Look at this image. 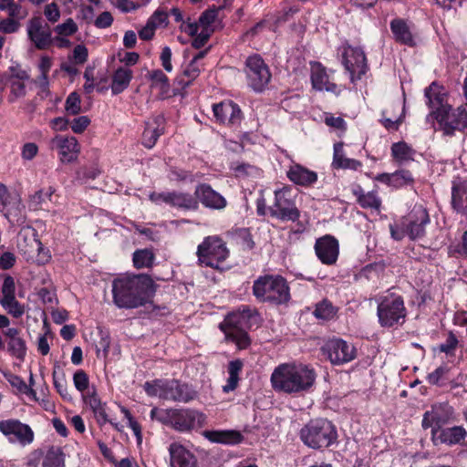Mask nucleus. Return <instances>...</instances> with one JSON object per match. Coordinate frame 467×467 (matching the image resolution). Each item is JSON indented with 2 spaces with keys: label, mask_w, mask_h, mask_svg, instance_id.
Wrapping results in <instances>:
<instances>
[{
  "label": "nucleus",
  "mask_w": 467,
  "mask_h": 467,
  "mask_svg": "<svg viewBox=\"0 0 467 467\" xmlns=\"http://www.w3.org/2000/svg\"><path fill=\"white\" fill-rule=\"evenodd\" d=\"M414 183V178L409 170H398L392 172L391 187L400 189Z\"/></svg>",
  "instance_id": "nucleus-42"
},
{
  "label": "nucleus",
  "mask_w": 467,
  "mask_h": 467,
  "mask_svg": "<svg viewBox=\"0 0 467 467\" xmlns=\"http://www.w3.org/2000/svg\"><path fill=\"white\" fill-rule=\"evenodd\" d=\"M322 350L334 365L348 363L357 357L356 348L351 343L341 338L328 340L322 348Z\"/></svg>",
  "instance_id": "nucleus-15"
},
{
  "label": "nucleus",
  "mask_w": 467,
  "mask_h": 467,
  "mask_svg": "<svg viewBox=\"0 0 467 467\" xmlns=\"http://www.w3.org/2000/svg\"><path fill=\"white\" fill-rule=\"evenodd\" d=\"M342 63L346 70L350 74V79L354 83L366 74L368 70L367 58L364 51L359 47L346 46L343 47Z\"/></svg>",
  "instance_id": "nucleus-14"
},
{
  "label": "nucleus",
  "mask_w": 467,
  "mask_h": 467,
  "mask_svg": "<svg viewBox=\"0 0 467 467\" xmlns=\"http://www.w3.org/2000/svg\"><path fill=\"white\" fill-rule=\"evenodd\" d=\"M78 27L72 18H67L64 23L55 26L54 31L61 36H70L78 31Z\"/></svg>",
  "instance_id": "nucleus-49"
},
{
  "label": "nucleus",
  "mask_w": 467,
  "mask_h": 467,
  "mask_svg": "<svg viewBox=\"0 0 467 467\" xmlns=\"http://www.w3.org/2000/svg\"><path fill=\"white\" fill-rule=\"evenodd\" d=\"M433 113L446 135H452L455 130L464 131L467 129V110L463 106L451 109L449 105L438 108Z\"/></svg>",
  "instance_id": "nucleus-10"
},
{
  "label": "nucleus",
  "mask_w": 467,
  "mask_h": 467,
  "mask_svg": "<svg viewBox=\"0 0 467 467\" xmlns=\"http://www.w3.org/2000/svg\"><path fill=\"white\" fill-rule=\"evenodd\" d=\"M194 194L198 201L207 208L220 210L226 206V200L208 184L198 185Z\"/></svg>",
  "instance_id": "nucleus-25"
},
{
  "label": "nucleus",
  "mask_w": 467,
  "mask_h": 467,
  "mask_svg": "<svg viewBox=\"0 0 467 467\" xmlns=\"http://www.w3.org/2000/svg\"><path fill=\"white\" fill-rule=\"evenodd\" d=\"M253 295L262 303L281 305L289 301L290 289L279 275H265L254 281Z\"/></svg>",
  "instance_id": "nucleus-4"
},
{
  "label": "nucleus",
  "mask_w": 467,
  "mask_h": 467,
  "mask_svg": "<svg viewBox=\"0 0 467 467\" xmlns=\"http://www.w3.org/2000/svg\"><path fill=\"white\" fill-rule=\"evenodd\" d=\"M150 418L179 432H190L202 428L206 420L202 412L189 408H153L150 410Z\"/></svg>",
  "instance_id": "nucleus-3"
},
{
  "label": "nucleus",
  "mask_w": 467,
  "mask_h": 467,
  "mask_svg": "<svg viewBox=\"0 0 467 467\" xmlns=\"http://www.w3.org/2000/svg\"><path fill=\"white\" fill-rule=\"evenodd\" d=\"M7 338L8 351L19 360H24L26 355V344L22 337L21 330L8 327L5 332Z\"/></svg>",
  "instance_id": "nucleus-26"
},
{
  "label": "nucleus",
  "mask_w": 467,
  "mask_h": 467,
  "mask_svg": "<svg viewBox=\"0 0 467 467\" xmlns=\"http://www.w3.org/2000/svg\"><path fill=\"white\" fill-rule=\"evenodd\" d=\"M353 194L357 197L358 203L364 209H370L379 212L381 199L377 191L365 192L361 186L358 185L353 189Z\"/></svg>",
  "instance_id": "nucleus-30"
},
{
  "label": "nucleus",
  "mask_w": 467,
  "mask_h": 467,
  "mask_svg": "<svg viewBox=\"0 0 467 467\" xmlns=\"http://www.w3.org/2000/svg\"><path fill=\"white\" fill-rule=\"evenodd\" d=\"M53 383L57 389V391L59 393V395L67 400H70L72 399L70 393L68 392L67 381L65 379V375L61 373V376H57V371H53Z\"/></svg>",
  "instance_id": "nucleus-48"
},
{
  "label": "nucleus",
  "mask_w": 467,
  "mask_h": 467,
  "mask_svg": "<svg viewBox=\"0 0 467 467\" xmlns=\"http://www.w3.org/2000/svg\"><path fill=\"white\" fill-rule=\"evenodd\" d=\"M425 97L428 99L429 106L435 109L438 108L449 106L446 101V95L442 92L440 86L436 83H432L429 88L425 89Z\"/></svg>",
  "instance_id": "nucleus-36"
},
{
  "label": "nucleus",
  "mask_w": 467,
  "mask_h": 467,
  "mask_svg": "<svg viewBox=\"0 0 467 467\" xmlns=\"http://www.w3.org/2000/svg\"><path fill=\"white\" fill-rule=\"evenodd\" d=\"M5 378H6L7 381L9 382V384L13 388H16L20 393L30 395L33 397L36 396V391L33 389H31L29 386H27L26 383L25 382V380L21 377L15 375V374H9V375H6Z\"/></svg>",
  "instance_id": "nucleus-45"
},
{
  "label": "nucleus",
  "mask_w": 467,
  "mask_h": 467,
  "mask_svg": "<svg viewBox=\"0 0 467 467\" xmlns=\"http://www.w3.org/2000/svg\"><path fill=\"white\" fill-rule=\"evenodd\" d=\"M52 194L53 191L51 188L47 192H44L42 190L36 192L30 198L29 206L33 209H37L46 201V199H50Z\"/></svg>",
  "instance_id": "nucleus-53"
},
{
  "label": "nucleus",
  "mask_w": 467,
  "mask_h": 467,
  "mask_svg": "<svg viewBox=\"0 0 467 467\" xmlns=\"http://www.w3.org/2000/svg\"><path fill=\"white\" fill-rule=\"evenodd\" d=\"M430 223L427 211L415 206L402 222V229L411 240L420 239L425 234V226Z\"/></svg>",
  "instance_id": "nucleus-17"
},
{
  "label": "nucleus",
  "mask_w": 467,
  "mask_h": 467,
  "mask_svg": "<svg viewBox=\"0 0 467 467\" xmlns=\"http://www.w3.org/2000/svg\"><path fill=\"white\" fill-rule=\"evenodd\" d=\"M26 467H65V455L59 447L51 446L45 451L37 448L25 458Z\"/></svg>",
  "instance_id": "nucleus-12"
},
{
  "label": "nucleus",
  "mask_w": 467,
  "mask_h": 467,
  "mask_svg": "<svg viewBox=\"0 0 467 467\" xmlns=\"http://www.w3.org/2000/svg\"><path fill=\"white\" fill-rule=\"evenodd\" d=\"M153 261L154 254L149 249L137 250L133 254V264L136 268L150 267Z\"/></svg>",
  "instance_id": "nucleus-43"
},
{
  "label": "nucleus",
  "mask_w": 467,
  "mask_h": 467,
  "mask_svg": "<svg viewBox=\"0 0 467 467\" xmlns=\"http://www.w3.org/2000/svg\"><path fill=\"white\" fill-rule=\"evenodd\" d=\"M222 9V7L216 8H209L204 11L199 17V24L203 28H209V26L215 21L218 11Z\"/></svg>",
  "instance_id": "nucleus-51"
},
{
  "label": "nucleus",
  "mask_w": 467,
  "mask_h": 467,
  "mask_svg": "<svg viewBox=\"0 0 467 467\" xmlns=\"http://www.w3.org/2000/svg\"><path fill=\"white\" fill-rule=\"evenodd\" d=\"M149 78L151 81V88H159L162 94L169 92V78L161 69H155L149 73Z\"/></svg>",
  "instance_id": "nucleus-41"
},
{
  "label": "nucleus",
  "mask_w": 467,
  "mask_h": 467,
  "mask_svg": "<svg viewBox=\"0 0 467 467\" xmlns=\"http://www.w3.org/2000/svg\"><path fill=\"white\" fill-rule=\"evenodd\" d=\"M165 379H156L145 382L143 388L145 392L151 397H159L164 393Z\"/></svg>",
  "instance_id": "nucleus-47"
},
{
  "label": "nucleus",
  "mask_w": 467,
  "mask_h": 467,
  "mask_svg": "<svg viewBox=\"0 0 467 467\" xmlns=\"http://www.w3.org/2000/svg\"><path fill=\"white\" fill-rule=\"evenodd\" d=\"M451 206L457 213L467 214V179L453 182Z\"/></svg>",
  "instance_id": "nucleus-28"
},
{
  "label": "nucleus",
  "mask_w": 467,
  "mask_h": 467,
  "mask_svg": "<svg viewBox=\"0 0 467 467\" xmlns=\"http://www.w3.org/2000/svg\"><path fill=\"white\" fill-rule=\"evenodd\" d=\"M197 397V392L188 384L177 379H165L161 399L174 402L188 403Z\"/></svg>",
  "instance_id": "nucleus-19"
},
{
  "label": "nucleus",
  "mask_w": 467,
  "mask_h": 467,
  "mask_svg": "<svg viewBox=\"0 0 467 467\" xmlns=\"http://www.w3.org/2000/svg\"><path fill=\"white\" fill-rule=\"evenodd\" d=\"M149 21L156 28L162 25L166 26L168 24V14L163 10L158 9L149 18Z\"/></svg>",
  "instance_id": "nucleus-62"
},
{
  "label": "nucleus",
  "mask_w": 467,
  "mask_h": 467,
  "mask_svg": "<svg viewBox=\"0 0 467 467\" xmlns=\"http://www.w3.org/2000/svg\"><path fill=\"white\" fill-rule=\"evenodd\" d=\"M19 2H21V0H19ZM7 11L9 17L15 20L24 19L27 16L26 10L22 7L20 3L14 2Z\"/></svg>",
  "instance_id": "nucleus-63"
},
{
  "label": "nucleus",
  "mask_w": 467,
  "mask_h": 467,
  "mask_svg": "<svg viewBox=\"0 0 467 467\" xmlns=\"http://www.w3.org/2000/svg\"><path fill=\"white\" fill-rule=\"evenodd\" d=\"M332 166L335 169L358 170L361 167V162L355 159L347 158L343 150V143L337 142L334 145V156Z\"/></svg>",
  "instance_id": "nucleus-34"
},
{
  "label": "nucleus",
  "mask_w": 467,
  "mask_h": 467,
  "mask_svg": "<svg viewBox=\"0 0 467 467\" xmlns=\"http://www.w3.org/2000/svg\"><path fill=\"white\" fill-rule=\"evenodd\" d=\"M44 15L49 22H57L60 18V11L58 5L56 3L47 5L44 10Z\"/></svg>",
  "instance_id": "nucleus-58"
},
{
  "label": "nucleus",
  "mask_w": 467,
  "mask_h": 467,
  "mask_svg": "<svg viewBox=\"0 0 467 467\" xmlns=\"http://www.w3.org/2000/svg\"><path fill=\"white\" fill-rule=\"evenodd\" d=\"M254 317L255 314L249 308L229 314L219 325L225 340L234 343L238 349L247 348L251 345L247 329L251 327V319Z\"/></svg>",
  "instance_id": "nucleus-5"
},
{
  "label": "nucleus",
  "mask_w": 467,
  "mask_h": 467,
  "mask_svg": "<svg viewBox=\"0 0 467 467\" xmlns=\"http://www.w3.org/2000/svg\"><path fill=\"white\" fill-rule=\"evenodd\" d=\"M213 112L216 121L223 124H238L242 119L239 106L231 100L213 104Z\"/></svg>",
  "instance_id": "nucleus-23"
},
{
  "label": "nucleus",
  "mask_w": 467,
  "mask_h": 467,
  "mask_svg": "<svg viewBox=\"0 0 467 467\" xmlns=\"http://www.w3.org/2000/svg\"><path fill=\"white\" fill-rule=\"evenodd\" d=\"M389 26L397 42L409 47L415 45L410 26L407 21L402 18H395L390 21Z\"/></svg>",
  "instance_id": "nucleus-27"
},
{
  "label": "nucleus",
  "mask_w": 467,
  "mask_h": 467,
  "mask_svg": "<svg viewBox=\"0 0 467 467\" xmlns=\"http://www.w3.org/2000/svg\"><path fill=\"white\" fill-rule=\"evenodd\" d=\"M133 72L127 67H119L112 76L111 92L118 95L123 92L130 85Z\"/></svg>",
  "instance_id": "nucleus-33"
},
{
  "label": "nucleus",
  "mask_w": 467,
  "mask_h": 467,
  "mask_svg": "<svg viewBox=\"0 0 467 467\" xmlns=\"http://www.w3.org/2000/svg\"><path fill=\"white\" fill-rule=\"evenodd\" d=\"M204 436L213 442L224 444H238L243 441V435L237 431H207Z\"/></svg>",
  "instance_id": "nucleus-35"
},
{
  "label": "nucleus",
  "mask_w": 467,
  "mask_h": 467,
  "mask_svg": "<svg viewBox=\"0 0 467 467\" xmlns=\"http://www.w3.org/2000/svg\"><path fill=\"white\" fill-rule=\"evenodd\" d=\"M316 379L315 369L308 365L284 363L274 369L270 380L275 391L293 394L307 391Z\"/></svg>",
  "instance_id": "nucleus-2"
},
{
  "label": "nucleus",
  "mask_w": 467,
  "mask_h": 467,
  "mask_svg": "<svg viewBox=\"0 0 467 467\" xmlns=\"http://www.w3.org/2000/svg\"><path fill=\"white\" fill-rule=\"evenodd\" d=\"M314 315L318 319L329 320L336 315L335 307L327 300L317 305Z\"/></svg>",
  "instance_id": "nucleus-46"
},
{
  "label": "nucleus",
  "mask_w": 467,
  "mask_h": 467,
  "mask_svg": "<svg viewBox=\"0 0 467 467\" xmlns=\"http://www.w3.org/2000/svg\"><path fill=\"white\" fill-rule=\"evenodd\" d=\"M171 467H198L195 455L179 442L169 446Z\"/></svg>",
  "instance_id": "nucleus-24"
},
{
  "label": "nucleus",
  "mask_w": 467,
  "mask_h": 467,
  "mask_svg": "<svg viewBox=\"0 0 467 467\" xmlns=\"http://www.w3.org/2000/svg\"><path fill=\"white\" fill-rule=\"evenodd\" d=\"M154 125L151 123H147L146 128L142 134V144L149 149H151L159 137L163 133V121L164 118L162 116H157L154 119Z\"/></svg>",
  "instance_id": "nucleus-32"
},
{
  "label": "nucleus",
  "mask_w": 467,
  "mask_h": 467,
  "mask_svg": "<svg viewBox=\"0 0 467 467\" xmlns=\"http://www.w3.org/2000/svg\"><path fill=\"white\" fill-rule=\"evenodd\" d=\"M415 150L404 141L391 145V155L400 164L414 160Z\"/></svg>",
  "instance_id": "nucleus-38"
},
{
  "label": "nucleus",
  "mask_w": 467,
  "mask_h": 467,
  "mask_svg": "<svg viewBox=\"0 0 467 467\" xmlns=\"http://www.w3.org/2000/svg\"><path fill=\"white\" fill-rule=\"evenodd\" d=\"M1 306L14 317H20L25 312V307L20 304L16 297L2 298L0 300Z\"/></svg>",
  "instance_id": "nucleus-44"
},
{
  "label": "nucleus",
  "mask_w": 467,
  "mask_h": 467,
  "mask_svg": "<svg viewBox=\"0 0 467 467\" xmlns=\"http://www.w3.org/2000/svg\"><path fill=\"white\" fill-rule=\"evenodd\" d=\"M51 148L58 150L60 161L70 163L77 160L80 146L73 136L57 135L51 140Z\"/></svg>",
  "instance_id": "nucleus-20"
},
{
  "label": "nucleus",
  "mask_w": 467,
  "mask_h": 467,
  "mask_svg": "<svg viewBox=\"0 0 467 467\" xmlns=\"http://www.w3.org/2000/svg\"><path fill=\"white\" fill-rule=\"evenodd\" d=\"M453 417V409L448 403L433 404L431 410L423 414L421 426L424 430L429 428H442L449 423Z\"/></svg>",
  "instance_id": "nucleus-18"
},
{
  "label": "nucleus",
  "mask_w": 467,
  "mask_h": 467,
  "mask_svg": "<svg viewBox=\"0 0 467 467\" xmlns=\"http://www.w3.org/2000/svg\"><path fill=\"white\" fill-rule=\"evenodd\" d=\"M457 345H458V339L455 337V335L451 332L449 334L446 341L443 344H441L439 347V348H440L441 352H444L447 355H451L454 352Z\"/></svg>",
  "instance_id": "nucleus-59"
},
{
  "label": "nucleus",
  "mask_w": 467,
  "mask_h": 467,
  "mask_svg": "<svg viewBox=\"0 0 467 467\" xmlns=\"http://www.w3.org/2000/svg\"><path fill=\"white\" fill-rule=\"evenodd\" d=\"M20 27L18 21L8 17L0 21V31L5 34H12L16 32Z\"/></svg>",
  "instance_id": "nucleus-55"
},
{
  "label": "nucleus",
  "mask_w": 467,
  "mask_h": 467,
  "mask_svg": "<svg viewBox=\"0 0 467 467\" xmlns=\"http://www.w3.org/2000/svg\"><path fill=\"white\" fill-rule=\"evenodd\" d=\"M315 252L317 258L324 265H332L336 264L338 257V241L335 237L328 234L320 237L316 241Z\"/></svg>",
  "instance_id": "nucleus-22"
},
{
  "label": "nucleus",
  "mask_w": 467,
  "mask_h": 467,
  "mask_svg": "<svg viewBox=\"0 0 467 467\" xmlns=\"http://www.w3.org/2000/svg\"><path fill=\"white\" fill-rule=\"evenodd\" d=\"M73 382L78 391L84 392L88 388V376L82 369L77 370L73 376Z\"/></svg>",
  "instance_id": "nucleus-52"
},
{
  "label": "nucleus",
  "mask_w": 467,
  "mask_h": 467,
  "mask_svg": "<svg viewBox=\"0 0 467 467\" xmlns=\"http://www.w3.org/2000/svg\"><path fill=\"white\" fill-rule=\"evenodd\" d=\"M65 109L68 114L77 115L81 110L80 98L77 92L68 95L66 100Z\"/></svg>",
  "instance_id": "nucleus-50"
},
{
  "label": "nucleus",
  "mask_w": 467,
  "mask_h": 467,
  "mask_svg": "<svg viewBox=\"0 0 467 467\" xmlns=\"http://www.w3.org/2000/svg\"><path fill=\"white\" fill-rule=\"evenodd\" d=\"M171 206L183 210H196L198 201L190 193L171 192Z\"/></svg>",
  "instance_id": "nucleus-37"
},
{
  "label": "nucleus",
  "mask_w": 467,
  "mask_h": 467,
  "mask_svg": "<svg viewBox=\"0 0 467 467\" xmlns=\"http://www.w3.org/2000/svg\"><path fill=\"white\" fill-rule=\"evenodd\" d=\"M244 74L247 85L255 92H262L271 79L268 66L259 55H253L246 58Z\"/></svg>",
  "instance_id": "nucleus-9"
},
{
  "label": "nucleus",
  "mask_w": 467,
  "mask_h": 467,
  "mask_svg": "<svg viewBox=\"0 0 467 467\" xmlns=\"http://www.w3.org/2000/svg\"><path fill=\"white\" fill-rule=\"evenodd\" d=\"M202 68L203 66L200 63H197L196 60H191V62L183 70V74L191 80H193L200 75Z\"/></svg>",
  "instance_id": "nucleus-57"
},
{
  "label": "nucleus",
  "mask_w": 467,
  "mask_h": 467,
  "mask_svg": "<svg viewBox=\"0 0 467 467\" xmlns=\"http://www.w3.org/2000/svg\"><path fill=\"white\" fill-rule=\"evenodd\" d=\"M84 401L90 407L99 420L108 421L105 405L101 403L100 399L95 392L84 396Z\"/></svg>",
  "instance_id": "nucleus-40"
},
{
  "label": "nucleus",
  "mask_w": 467,
  "mask_h": 467,
  "mask_svg": "<svg viewBox=\"0 0 467 467\" xmlns=\"http://www.w3.org/2000/svg\"><path fill=\"white\" fill-rule=\"evenodd\" d=\"M28 78V76L26 72H22L21 74H17L14 76L10 79V96L9 101L14 102L16 99L26 96V85L24 83V79Z\"/></svg>",
  "instance_id": "nucleus-39"
},
{
  "label": "nucleus",
  "mask_w": 467,
  "mask_h": 467,
  "mask_svg": "<svg viewBox=\"0 0 467 467\" xmlns=\"http://www.w3.org/2000/svg\"><path fill=\"white\" fill-rule=\"evenodd\" d=\"M195 38L192 40V47L196 49L202 48L204 47V45L207 43L210 36H211V30L210 28H203L195 35Z\"/></svg>",
  "instance_id": "nucleus-60"
},
{
  "label": "nucleus",
  "mask_w": 467,
  "mask_h": 467,
  "mask_svg": "<svg viewBox=\"0 0 467 467\" xmlns=\"http://www.w3.org/2000/svg\"><path fill=\"white\" fill-rule=\"evenodd\" d=\"M27 36L34 46L39 49H47L52 44V31L42 17L34 16L27 23Z\"/></svg>",
  "instance_id": "nucleus-16"
},
{
  "label": "nucleus",
  "mask_w": 467,
  "mask_h": 467,
  "mask_svg": "<svg viewBox=\"0 0 467 467\" xmlns=\"http://www.w3.org/2000/svg\"><path fill=\"white\" fill-rule=\"evenodd\" d=\"M300 440L312 449L327 448L337 439V433L331 421L316 419L303 426L299 432Z\"/></svg>",
  "instance_id": "nucleus-6"
},
{
  "label": "nucleus",
  "mask_w": 467,
  "mask_h": 467,
  "mask_svg": "<svg viewBox=\"0 0 467 467\" xmlns=\"http://www.w3.org/2000/svg\"><path fill=\"white\" fill-rule=\"evenodd\" d=\"M268 213L281 221L296 222L300 216L295 202L291 198V191L282 188L275 191V202L268 207Z\"/></svg>",
  "instance_id": "nucleus-11"
},
{
  "label": "nucleus",
  "mask_w": 467,
  "mask_h": 467,
  "mask_svg": "<svg viewBox=\"0 0 467 467\" xmlns=\"http://www.w3.org/2000/svg\"><path fill=\"white\" fill-rule=\"evenodd\" d=\"M0 432L10 441H16L23 447L32 444L35 440L32 428L17 419L0 420Z\"/></svg>",
  "instance_id": "nucleus-13"
},
{
  "label": "nucleus",
  "mask_w": 467,
  "mask_h": 467,
  "mask_svg": "<svg viewBox=\"0 0 467 467\" xmlns=\"http://www.w3.org/2000/svg\"><path fill=\"white\" fill-rule=\"evenodd\" d=\"M90 120L87 116H80L75 118L70 122V128L75 133H82L89 125Z\"/></svg>",
  "instance_id": "nucleus-56"
},
{
  "label": "nucleus",
  "mask_w": 467,
  "mask_h": 467,
  "mask_svg": "<svg viewBox=\"0 0 467 467\" xmlns=\"http://www.w3.org/2000/svg\"><path fill=\"white\" fill-rule=\"evenodd\" d=\"M377 315L382 327H393L404 323L407 310L401 296L389 293L378 300Z\"/></svg>",
  "instance_id": "nucleus-7"
},
{
  "label": "nucleus",
  "mask_w": 467,
  "mask_h": 467,
  "mask_svg": "<svg viewBox=\"0 0 467 467\" xmlns=\"http://www.w3.org/2000/svg\"><path fill=\"white\" fill-rule=\"evenodd\" d=\"M35 242H36V250H37V255H36V261L38 265H46L51 259L50 252L48 249L45 248L42 245L41 242L36 241V240Z\"/></svg>",
  "instance_id": "nucleus-61"
},
{
  "label": "nucleus",
  "mask_w": 467,
  "mask_h": 467,
  "mask_svg": "<svg viewBox=\"0 0 467 467\" xmlns=\"http://www.w3.org/2000/svg\"><path fill=\"white\" fill-rule=\"evenodd\" d=\"M154 294V283L147 275H126L112 282L113 302L119 308L131 309L145 306Z\"/></svg>",
  "instance_id": "nucleus-1"
},
{
  "label": "nucleus",
  "mask_w": 467,
  "mask_h": 467,
  "mask_svg": "<svg viewBox=\"0 0 467 467\" xmlns=\"http://www.w3.org/2000/svg\"><path fill=\"white\" fill-rule=\"evenodd\" d=\"M287 176L293 182L303 186L311 185L317 180V172L299 164L291 166L287 171Z\"/></svg>",
  "instance_id": "nucleus-31"
},
{
  "label": "nucleus",
  "mask_w": 467,
  "mask_h": 467,
  "mask_svg": "<svg viewBox=\"0 0 467 467\" xmlns=\"http://www.w3.org/2000/svg\"><path fill=\"white\" fill-rule=\"evenodd\" d=\"M3 298L16 297L15 279L11 275H5L2 285Z\"/></svg>",
  "instance_id": "nucleus-54"
},
{
  "label": "nucleus",
  "mask_w": 467,
  "mask_h": 467,
  "mask_svg": "<svg viewBox=\"0 0 467 467\" xmlns=\"http://www.w3.org/2000/svg\"><path fill=\"white\" fill-rule=\"evenodd\" d=\"M229 254V251L222 239L216 236L206 237L198 245L197 256L201 265L212 268H219Z\"/></svg>",
  "instance_id": "nucleus-8"
},
{
  "label": "nucleus",
  "mask_w": 467,
  "mask_h": 467,
  "mask_svg": "<svg viewBox=\"0 0 467 467\" xmlns=\"http://www.w3.org/2000/svg\"><path fill=\"white\" fill-rule=\"evenodd\" d=\"M113 23V16L112 15L108 12H102L95 20L94 25L98 28H108Z\"/></svg>",
  "instance_id": "nucleus-64"
},
{
  "label": "nucleus",
  "mask_w": 467,
  "mask_h": 467,
  "mask_svg": "<svg viewBox=\"0 0 467 467\" xmlns=\"http://www.w3.org/2000/svg\"><path fill=\"white\" fill-rule=\"evenodd\" d=\"M466 437L467 431L462 426L433 428L431 430V441L435 446L441 444L447 446L462 444Z\"/></svg>",
  "instance_id": "nucleus-21"
},
{
  "label": "nucleus",
  "mask_w": 467,
  "mask_h": 467,
  "mask_svg": "<svg viewBox=\"0 0 467 467\" xmlns=\"http://www.w3.org/2000/svg\"><path fill=\"white\" fill-rule=\"evenodd\" d=\"M311 82L317 90L336 92L337 89V85L329 81L326 69L319 63L312 67Z\"/></svg>",
  "instance_id": "nucleus-29"
}]
</instances>
